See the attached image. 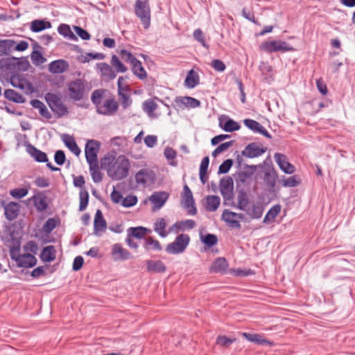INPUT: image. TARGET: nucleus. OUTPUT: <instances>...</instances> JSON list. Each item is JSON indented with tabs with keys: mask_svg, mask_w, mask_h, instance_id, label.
<instances>
[{
	"mask_svg": "<svg viewBox=\"0 0 355 355\" xmlns=\"http://www.w3.org/2000/svg\"><path fill=\"white\" fill-rule=\"evenodd\" d=\"M157 103L151 99L145 101L142 104L144 111L148 115L149 117L155 119L157 115L154 112L157 109Z\"/></svg>",
	"mask_w": 355,
	"mask_h": 355,
	"instance_id": "f704fd0d",
	"label": "nucleus"
},
{
	"mask_svg": "<svg viewBox=\"0 0 355 355\" xmlns=\"http://www.w3.org/2000/svg\"><path fill=\"white\" fill-rule=\"evenodd\" d=\"M251 218L259 219L261 217L263 207L259 202L254 203L245 211Z\"/></svg>",
	"mask_w": 355,
	"mask_h": 355,
	"instance_id": "c85d7f7f",
	"label": "nucleus"
},
{
	"mask_svg": "<svg viewBox=\"0 0 355 355\" xmlns=\"http://www.w3.org/2000/svg\"><path fill=\"white\" fill-rule=\"evenodd\" d=\"M181 205L187 210L189 215L194 216L197 214L193 193L187 184L183 187V191L181 195Z\"/></svg>",
	"mask_w": 355,
	"mask_h": 355,
	"instance_id": "423d86ee",
	"label": "nucleus"
},
{
	"mask_svg": "<svg viewBox=\"0 0 355 355\" xmlns=\"http://www.w3.org/2000/svg\"><path fill=\"white\" fill-rule=\"evenodd\" d=\"M241 335L243 338H245L248 341L253 343L254 344L259 345H262V346H264V345L272 346L273 345V342L266 339L261 334L243 332L241 334Z\"/></svg>",
	"mask_w": 355,
	"mask_h": 355,
	"instance_id": "aec40b11",
	"label": "nucleus"
},
{
	"mask_svg": "<svg viewBox=\"0 0 355 355\" xmlns=\"http://www.w3.org/2000/svg\"><path fill=\"white\" fill-rule=\"evenodd\" d=\"M62 141L64 145L73 153L75 155L78 156L80 154V149L78 146L75 139L70 135H61Z\"/></svg>",
	"mask_w": 355,
	"mask_h": 355,
	"instance_id": "bb28decb",
	"label": "nucleus"
},
{
	"mask_svg": "<svg viewBox=\"0 0 355 355\" xmlns=\"http://www.w3.org/2000/svg\"><path fill=\"white\" fill-rule=\"evenodd\" d=\"M9 253L11 259L15 261L19 268H33L37 264V261L34 255L29 253H20V244L19 243L10 247Z\"/></svg>",
	"mask_w": 355,
	"mask_h": 355,
	"instance_id": "7ed1b4c3",
	"label": "nucleus"
},
{
	"mask_svg": "<svg viewBox=\"0 0 355 355\" xmlns=\"http://www.w3.org/2000/svg\"><path fill=\"white\" fill-rule=\"evenodd\" d=\"M135 13L140 19L145 28H148L150 23V10L146 0H137L135 3Z\"/></svg>",
	"mask_w": 355,
	"mask_h": 355,
	"instance_id": "39448f33",
	"label": "nucleus"
},
{
	"mask_svg": "<svg viewBox=\"0 0 355 355\" xmlns=\"http://www.w3.org/2000/svg\"><path fill=\"white\" fill-rule=\"evenodd\" d=\"M137 202V198L134 195H129L123 198L121 205L124 207H131L135 205Z\"/></svg>",
	"mask_w": 355,
	"mask_h": 355,
	"instance_id": "052dcab7",
	"label": "nucleus"
},
{
	"mask_svg": "<svg viewBox=\"0 0 355 355\" xmlns=\"http://www.w3.org/2000/svg\"><path fill=\"white\" fill-rule=\"evenodd\" d=\"M146 266L147 270L150 272L163 273L166 270L164 263L160 260H148Z\"/></svg>",
	"mask_w": 355,
	"mask_h": 355,
	"instance_id": "cd10ccee",
	"label": "nucleus"
},
{
	"mask_svg": "<svg viewBox=\"0 0 355 355\" xmlns=\"http://www.w3.org/2000/svg\"><path fill=\"white\" fill-rule=\"evenodd\" d=\"M300 182L301 180L299 177L293 175L288 178L284 177L279 180V184L284 187H295L299 185Z\"/></svg>",
	"mask_w": 355,
	"mask_h": 355,
	"instance_id": "49530a36",
	"label": "nucleus"
},
{
	"mask_svg": "<svg viewBox=\"0 0 355 355\" xmlns=\"http://www.w3.org/2000/svg\"><path fill=\"white\" fill-rule=\"evenodd\" d=\"M58 31L60 35L65 37H68L69 39H73L76 37L74 34L71 31L69 26L67 24H62L58 26Z\"/></svg>",
	"mask_w": 355,
	"mask_h": 355,
	"instance_id": "4d7b16f0",
	"label": "nucleus"
},
{
	"mask_svg": "<svg viewBox=\"0 0 355 355\" xmlns=\"http://www.w3.org/2000/svg\"><path fill=\"white\" fill-rule=\"evenodd\" d=\"M262 49L267 52L275 51H293L294 48L289 45L287 42L280 40H275L265 42L261 46Z\"/></svg>",
	"mask_w": 355,
	"mask_h": 355,
	"instance_id": "9b49d317",
	"label": "nucleus"
},
{
	"mask_svg": "<svg viewBox=\"0 0 355 355\" xmlns=\"http://www.w3.org/2000/svg\"><path fill=\"white\" fill-rule=\"evenodd\" d=\"M40 259L44 262H51L55 259V250L54 246L49 245L43 248Z\"/></svg>",
	"mask_w": 355,
	"mask_h": 355,
	"instance_id": "72a5a7b5",
	"label": "nucleus"
},
{
	"mask_svg": "<svg viewBox=\"0 0 355 355\" xmlns=\"http://www.w3.org/2000/svg\"><path fill=\"white\" fill-rule=\"evenodd\" d=\"M11 84L15 87H17L22 90H25L26 94H28L31 90L32 87L30 83L25 81H17L15 79L11 80Z\"/></svg>",
	"mask_w": 355,
	"mask_h": 355,
	"instance_id": "bf43d9fd",
	"label": "nucleus"
},
{
	"mask_svg": "<svg viewBox=\"0 0 355 355\" xmlns=\"http://www.w3.org/2000/svg\"><path fill=\"white\" fill-rule=\"evenodd\" d=\"M45 98L51 109L58 116H62L68 113L67 107L64 105L60 96L55 94L47 93Z\"/></svg>",
	"mask_w": 355,
	"mask_h": 355,
	"instance_id": "0eeeda50",
	"label": "nucleus"
},
{
	"mask_svg": "<svg viewBox=\"0 0 355 355\" xmlns=\"http://www.w3.org/2000/svg\"><path fill=\"white\" fill-rule=\"evenodd\" d=\"M69 95L73 101L81 100L86 91L85 83L80 79L71 82L68 85Z\"/></svg>",
	"mask_w": 355,
	"mask_h": 355,
	"instance_id": "1a4fd4ad",
	"label": "nucleus"
},
{
	"mask_svg": "<svg viewBox=\"0 0 355 355\" xmlns=\"http://www.w3.org/2000/svg\"><path fill=\"white\" fill-rule=\"evenodd\" d=\"M243 123L246 127H248L251 131L257 133H268L267 130L263 128L259 123L257 121L246 119L243 120Z\"/></svg>",
	"mask_w": 355,
	"mask_h": 355,
	"instance_id": "e433bc0d",
	"label": "nucleus"
},
{
	"mask_svg": "<svg viewBox=\"0 0 355 355\" xmlns=\"http://www.w3.org/2000/svg\"><path fill=\"white\" fill-rule=\"evenodd\" d=\"M49 27H51L49 22L46 23L42 20L36 19L31 22V29L33 32H40Z\"/></svg>",
	"mask_w": 355,
	"mask_h": 355,
	"instance_id": "603ef678",
	"label": "nucleus"
},
{
	"mask_svg": "<svg viewBox=\"0 0 355 355\" xmlns=\"http://www.w3.org/2000/svg\"><path fill=\"white\" fill-rule=\"evenodd\" d=\"M91 101L95 105L96 112L100 114L112 116L119 109L118 103L114 97L103 89L94 90L92 94Z\"/></svg>",
	"mask_w": 355,
	"mask_h": 355,
	"instance_id": "f03ea898",
	"label": "nucleus"
},
{
	"mask_svg": "<svg viewBox=\"0 0 355 355\" xmlns=\"http://www.w3.org/2000/svg\"><path fill=\"white\" fill-rule=\"evenodd\" d=\"M119 54L122 60L126 62H129L130 64L137 60L136 58L129 51L123 49L119 52Z\"/></svg>",
	"mask_w": 355,
	"mask_h": 355,
	"instance_id": "680f3d73",
	"label": "nucleus"
},
{
	"mask_svg": "<svg viewBox=\"0 0 355 355\" xmlns=\"http://www.w3.org/2000/svg\"><path fill=\"white\" fill-rule=\"evenodd\" d=\"M196 222L191 219L180 220L174 223L169 228V232L178 233L179 231L190 230L195 227Z\"/></svg>",
	"mask_w": 355,
	"mask_h": 355,
	"instance_id": "4be33fe9",
	"label": "nucleus"
},
{
	"mask_svg": "<svg viewBox=\"0 0 355 355\" xmlns=\"http://www.w3.org/2000/svg\"><path fill=\"white\" fill-rule=\"evenodd\" d=\"M193 38L200 42L204 47L206 49L209 48V45L207 44L205 41V35L201 29L197 28L193 31Z\"/></svg>",
	"mask_w": 355,
	"mask_h": 355,
	"instance_id": "13d9d810",
	"label": "nucleus"
},
{
	"mask_svg": "<svg viewBox=\"0 0 355 355\" xmlns=\"http://www.w3.org/2000/svg\"><path fill=\"white\" fill-rule=\"evenodd\" d=\"M16 42L12 40H4L0 41V53L1 54H8L12 49Z\"/></svg>",
	"mask_w": 355,
	"mask_h": 355,
	"instance_id": "de8ad7c7",
	"label": "nucleus"
},
{
	"mask_svg": "<svg viewBox=\"0 0 355 355\" xmlns=\"http://www.w3.org/2000/svg\"><path fill=\"white\" fill-rule=\"evenodd\" d=\"M0 205L4 209V214L8 220H13L17 218L20 211V205L16 202H6L3 199H0Z\"/></svg>",
	"mask_w": 355,
	"mask_h": 355,
	"instance_id": "f8f14e48",
	"label": "nucleus"
},
{
	"mask_svg": "<svg viewBox=\"0 0 355 355\" xmlns=\"http://www.w3.org/2000/svg\"><path fill=\"white\" fill-rule=\"evenodd\" d=\"M10 195L15 199H21L26 196L28 193V189L26 187H18L10 189L9 191Z\"/></svg>",
	"mask_w": 355,
	"mask_h": 355,
	"instance_id": "3c124183",
	"label": "nucleus"
},
{
	"mask_svg": "<svg viewBox=\"0 0 355 355\" xmlns=\"http://www.w3.org/2000/svg\"><path fill=\"white\" fill-rule=\"evenodd\" d=\"M236 212L225 209L221 215V219L224 220L230 227L241 228L239 220L235 217Z\"/></svg>",
	"mask_w": 355,
	"mask_h": 355,
	"instance_id": "5701e85b",
	"label": "nucleus"
},
{
	"mask_svg": "<svg viewBox=\"0 0 355 355\" xmlns=\"http://www.w3.org/2000/svg\"><path fill=\"white\" fill-rule=\"evenodd\" d=\"M228 263L223 257L217 258L210 267V270L214 272L224 273L227 271Z\"/></svg>",
	"mask_w": 355,
	"mask_h": 355,
	"instance_id": "c756f323",
	"label": "nucleus"
},
{
	"mask_svg": "<svg viewBox=\"0 0 355 355\" xmlns=\"http://www.w3.org/2000/svg\"><path fill=\"white\" fill-rule=\"evenodd\" d=\"M132 71L133 73L139 79L142 80L146 78L147 73L142 67L141 63L137 59L132 63Z\"/></svg>",
	"mask_w": 355,
	"mask_h": 355,
	"instance_id": "79ce46f5",
	"label": "nucleus"
},
{
	"mask_svg": "<svg viewBox=\"0 0 355 355\" xmlns=\"http://www.w3.org/2000/svg\"><path fill=\"white\" fill-rule=\"evenodd\" d=\"M119 101L123 109H126L132 104V100L128 88L118 89Z\"/></svg>",
	"mask_w": 355,
	"mask_h": 355,
	"instance_id": "2f4dec72",
	"label": "nucleus"
},
{
	"mask_svg": "<svg viewBox=\"0 0 355 355\" xmlns=\"http://www.w3.org/2000/svg\"><path fill=\"white\" fill-rule=\"evenodd\" d=\"M266 150L259 148L256 144L252 143L248 144L243 151L242 154L245 157L254 158L263 154Z\"/></svg>",
	"mask_w": 355,
	"mask_h": 355,
	"instance_id": "a878e982",
	"label": "nucleus"
},
{
	"mask_svg": "<svg viewBox=\"0 0 355 355\" xmlns=\"http://www.w3.org/2000/svg\"><path fill=\"white\" fill-rule=\"evenodd\" d=\"M101 164L106 170L107 175L115 181L126 178L130 168L129 159L123 155L116 157L114 152L106 153L101 159Z\"/></svg>",
	"mask_w": 355,
	"mask_h": 355,
	"instance_id": "f257e3e1",
	"label": "nucleus"
},
{
	"mask_svg": "<svg viewBox=\"0 0 355 355\" xmlns=\"http://www.w3.org/2000/svg\"><path fill=\"white\" fill-rule=\"evenodd\" d=\"M54 160L58 165H63L66 160V157L64 151L62 150H57L54 155Z\"/></svg>",
	"mask_w": 355,
	"mask_h": 355,
	"instance_id": "338daca9",
	"label": "nucleus"
},
{
	"mask_svg": "<svg viewBox=\"0 0 355 355\" xmlns=\"http://www.w3.org/2000/svg\"><path fill=\"white\" fill-rule=\"evenodd\" d=\"M220 204V199L218 196H208L206 198L205 208L209 211H215Z\"/></svg>",
	"mask_w": 355,
	"mask_h": 355,
	"instance_id": "c9c22d12",
	"label": "nucleus"
},
{
	"mask_svg": "<svg viewBox=\"0 0 355 355\" xmlns=\"http://www.w3.org/2000/svg\"><path fill=\"white\" fill-rule=\"evenodd\" d=\"M107 227V223L103 218V214L100 209L96 212L94 221V234L101 236Z\"/></svg>",
	"mask_w": 355,
	"mask_h": 355,
	"instance_id": "a211bd4d",
	"label": "nucleus"
},
{
	"mask_svg": "<svg viewBox=\"0 0 355 355\" xmlns=\"http://www.w3.org/2000/svg\"><path fill=\"white\" fill-rule=\"evenodd\" d=\"M199 83V76L193 69L190 70L185 79V85L193 88Z\"/></svg>",
	"mask_w": 355,
	"mask_h": 355,
	"instance_id": "c03bdc74",
	"label": "nucleus"
},
{
	"mask_svg": "<svg viewBox=\"0 0 355 355\" xmlns=\"http://www.w3.org/2000/svg\"><path fill=\"white\" fill-rule=\"evenodd\" d=\"M89 172L92 176L93 181L95 183H98L102 181L103 175L101 172L99 171L98 167V162H92L88 163Z\"/></svg>",
	"mask_w": 355,
	"mask_h": 355,
	"instance_id": "58836bf2",
	"label": "nucleus"
},
{
	"mask_svg": "<svg viewBox=\"0 0 355 355\" xmlns=\"http://www.w3.org/2000/svg\"><path fill=\"white\" fill-rule=\"evenodd\" d=\"M273 157L279 168L284 173L293 174L295 173V167L288 162V159L286 155L276 153L274 154Z\"/></svg>",
	"mask_w": 355,
	"mask_h": 355,
	"instance_id": "ddd939ff",
	"label": "nucleus"
},
{
	"mask_svg": "<svg viewBox=\"0 0 355 355\" xmlns=\"http://www.w3.org/2000/svg\"><path fill=\"white\" fill-rule=\"evenodd\" d=\"M29 202H33L36 209L39 212L44 211L48 207L47 198L42 192H37L28 199Z\"/></svg>",
	"mask_w": 355,
	"mask_h": 355,
	"instance_id": "6ab92c4d",
	"label": "nucleus"
},
{
	"mask_svg": "<svg viewBox=\"0 0 355 355\" xmlns=\"http://www.w3.org/2000/svg\"><path fill=\"white\" fill-rule=\"evenodd\" d=\"M41 47L37 45H34V50L31 53V59L32 62L36 65H40L46 61V59L42 55V53L39 51V49Z\"/></svg>",
	"mask_w": 355,
	"mask_h": 355,
	"instance_id": "a19ab883",
	"label": "nucleus"
},
{
	"mask_svg": "<svg viewBox=\"0 0 355 355\" xmlns=\"http://www.w3.org/2000/svg\"><path fill=\"white\" fill-rule=\"evenodd\" d=\"M219 126L225 132H234L239 130L240 124L227 116H223L219 119Z\"/></svg>",
	"mask_w": 355,
	"mask_h": 355,
	"instance_id": "412c9836",
	"label": "nucleus"
},
{
	"mask_svg": "<svg viewBox=\"0 0 355 355\" xmlns=\"http://www.w3.org/2000/svg\"><path fill=\"white\" fill-rule=\"evenodd\" d=\"M26 151L37 162L44 163L48 162L46 154L31 144L26 146Z\"/></svg>",
	"mask_w": 355,
	"mask_h": 355,
	"instance_id": "393cba45",
	"label": "nucleus"
},
{
	"mask_svg": "<svg viewBox=\"0 0 355 355\" xmlns=\"http://www.w3.org/2000/svg\"><path fill=\"white\" fill-rule=\"evenodd\" d=\"M31 104L34 108L37 109L39 110L40 114L42 116L46 119L51 118L50 112H49L46 105L42 101L37 99H35L31 101Z\"/></svg>",
	"mask_w": 355,
	"mask_h": 355,
	"instance_id": "37998d69",
	"label": "nucleus"
},
{
	"mask_svg": "<svg viewBox=\"0 0 355 355\" xmlns=\"http://www.w3.org/2000/svg\"><path fill=\"white\" fill-rule=\"evenodd\" d=\"M190 242V237L188 234H179L173 242L170 243L166 248V251L168 254H178L183 253Z\"/></svg>",
	"mask_w": 355,
	"mask_h": 355,
	"instance_id": "20e7f679",
	"label": "nucleus"
},
{
	"mask_svg": "<svg viewBox=\"0 0 355 355\" xmlns=\"http://www.w3.org/2000/svg\"><path fill=\"white\" fill-rule=\"evenodd\" d=\"M200 240L208 247H212L218 242L217 236L215 234H207L200 236Z\"/></svg>",
	"mask_w": 355,
	"mask_h": 355,
	"instance_id": "5fc2aeb1",
	"label": "nucleus"
},
{
	"mask_svg": "<svg viewBox=\"0 0 355 355\" xmlns=\"http://www.w3.org/2000/svg\"><path fill=\"white\" fill-rule=\"evenodd\" d=\"M135 178L137 184L146 187L154 183L156 175L153 170L145 168L138 171Z\"/></svg>",
	"mask_w": 355,
	"mask_h": 355,
	"instance_id": "6e6552de",
	"label": "nucleus"
},
{
	"mask_svg": "<svg viewBox=\"0 0 355 355\" xmlns=\"http://www.w3.org/2000/svg\"><path fill=\"white\" fill-rule=\"evenodd\" d=\"M101 142L94 140H87L85 148V153L87 163L98 162V153L100 150Z\"/></svg>",
	"mask_w": 355,
	"mask_h": 355,
	"instance_id": "9d476101",
	"label": "nucleus"
},
{
	"mask_svg": "<svg viewBox=\"0 0 355 355\" xmlns=\"http://www.w3.org/2000/svg\"><path fill=\"white\" fill-rule=\"evenodd\" d=\"M277 176V173L274 169L268 170L264 172L263 180L269 188L272 189L276 184Z\"/></svg>",
	"mask_w": 355,
	"mask_h": 355,
	"instance_id": "ea45409f",
	"label": "nucleus"
},
{
	"mask_svg": "<svg viewBox=\"0 0 355 355\" xmlns=\"http://www.w3.org/2000/svg\"><path fill=\"white\" fill-rule=\"evenodd\" d=\"M146 248H150L155 250H161L162 246L157 240L148 237L146 241Z\"/></svg>",
	"mask_w": 355,
	"mask_h": 355,
	"instance_id": "e2e57ef3",
	"label": "nucleus"
},
{
	"mask_svg": "<svg viewBox=\"0 0 355 355\" xmlns=\"http://www.w3.org/2000/svg\"><path fill=\"white\" fill-rule=\"evenodd\" d=\"M80 197V204H79V210L83 211H84L88 205L89 200V193L85 189H81L79 193Z\"/></svg>",
	"mask_w": 355,
	"mask_h": 355,
	"instance_id": "864d4df0",
	"label": "nucleus"
},
{
	"mask_svg": "<svg viewBox=\"0 0 355 355\" xmlns=\"http://www.w3.org/2000/svg\"><path fill=\"white\" fill-rule=\"evenodd\" d=\"M148 230L144 227H130L127 230L128 236L137 239H142L147 234Z\"/></svg>",
	"mask_w": 355,
	"mask_h": 355,
	"instance_id": "a18cd8bd",
	"label": "nucleus"
},
{
	"mask_svg": "<svg viewBox=\"0 0 355 355\" xmlns=\"http://www.w3.org/2000/svg\"><path fill=\"white\" fill-rule=\"evenodd\" d=\"M111 64L117 72L124 73L128 70V68L119 60L116 55L112 56Z\"/></svg>",
	"mask_w": 355,
	"mask_h": 355,
	"instance_id": "6e6d98bb",
	"label": "nucleus"
},
{
	"mask_svg": "<svg viewBox=\"0 0 355 355\" xmlns=\"http://www.w3.org/2000/svg\"><path fill=\"white\" fill-rule=\"evenodd\" d=\"M111 254L114 261H123L132 258L131 253L119 243H115L112 245Z\"/></svg>",
	"mask_w": 355,
	"mask_h": 355,
	"instance_id": "dca6fc26",
	"label": "nucleus"
},
{
	"mask_svg": "<svg viewBox=\"0 0 355 355\" xmlns=\"http://www.w3.org/2000/svg\"><path fill=\"white\" fill-rule=\"evenodd\" d=\"M101 76L107 80H112L116 77V73L112 68L107 63L101 62L97 64Z\"/></svg>",
	"mask_w": 355,
	"mask_h": 355,
	"instance_id": "7c9ffc66",
	"label": "nucleus"
},
{
	"mask_svg": "<svg viewBox=\"0 0 355 355\" xmlns=\"http://www.w3.org/2000/svg\"><path fill=\"white\" fill-rule=\"evenodd\" d=\"M69 68L68 62L62 59L51 62L49 64V71L52 73H62Z\"/></svg>",
	"mask_w": 355,
	"mask_h": 355,
	"instance_id": "b1692460",
	"label": "nucleus"
},
{
	"mask_svg": "<svg viewBox=\"0 0 355 355\" xmlns=\"http://www.w3.org/2000/svg\"><path fill=\"white\" fill-rule=\"evenodd\" d=\"M211 66L217 71L223 72L225 70L226 66L224 62L218 59L212 60Z\"/></svg>",
	"mask_w": 355,
	"mask_h": 355,
	"instance_id": "774afa93",
	"label": "nucleus"
},
{
	"mask_svg": "<svg viewBox=\"0 0 355 355\" xmlns=\"http://www.w3.org/2000/svg\"><path fill=\"white\" fill-rule=\"evenodd\" d=\"M281 211L280 205H275L272 206L268 211L266 215L264 217L263 223H267L272 220H274L277 215L279 214Z\"/></svg>",
	"mask_w": 355,
	"mask_h": 355,
	"instance_id": "8fccbe9b",
	"label": "nucleus"
},
{
	"mask_svg": "<svg viewBox=\"0 0 355 355\" xmlns=\"http://www.w3.org/2000/svg\"><path fill=\"white\" fill-rule=\"evenodd\" d=\"M56 227V221L54 218H49L43 226V230L46 233L51 232Z\"/></svg>",
	"mask_w": 355,
	"mask_h": 355,
	"instance_id": "69168bd1",
	"label": "nucleus"
},
{
	"mask_svg": "<svg viewBox=\"0 0 355 355\" xmlns=\"http://www.w3.org/2000/svg\"><path fill=\"white\" fill-rule=\"evenodd\" d=\"M233 180L230 176L223 178L220 181L219 189L223 198L227 200L233 198Z\"/></svg>",
	"mask_w": 355,
	"mask_h": 355,
	"instance_id": "4468645a",
	"label": "nucleus"
},
{
	"mask_svg": "<svg viewBox=\"0 0 355 355\" xmlns=\"http://www.w3.org/2000/svg\"><path fill=\"white\" fill-rule=\"evenodd\" d=\"M233 162L232 159H228L225 160L218 168V173L220 174H224L227 173L230 169L231 168L232 166Z\"/></svg>",
	"mask_w": 355,
	"mask_h": 355,
	"instance_id": "0e129e2a",
	"label": "nucleus"
},
{
	"mask_svg": "<svg viewBox=\"0 0 355 355\" xmlns=\"http://www.w3.org/2000/svg\"><path fill=\"white\" fill-rule=\"evenodd\" d=\"M200 105V101L193 97L178 96L174 99V107L178 109L196 108Z\"/></svg>",
	"mask_w": 355,
	"mask_h": 355,
	"instance_id": "2eb2a0df",
	"label": "nucleus"
},
{
	"mask_svg": "<svg viewBox=\"0 0 355 355\" xmlns=\"http://www.w3.org/2000/svg\"><path fill=\"white\" fill-rule=\"evenodd\" d=\"M237 208L242 211H245L248 208L249 199L245 192L241 191L237 197Z\"/></svg>",
	"mask_w": 355,
	"mask_h": 355,
	"instance_id": "09e8293b",
	"label": "nucleus"
},
{
	"mask_svg": "<svg viewBox=\"0 0 355 355\" xmlns=\"http://www.w3.org/2000/svg\"><path fill=\"white\" fill-rule=\"evenodd\" d=\"M168 198V194L164 191H157L153 193L150 196L149 200L153 205V210L159 209Z\"/></svg>",
	"mask_w": 355,
	"mask_h": 355,
	"instance_id": "f3484780",
	"label": "nucleus"
},
{
	"mask_svg": "<svg viewBox=\"0 0 355 355\" xmlns=\"http://www.w3.org/2000/svg\"><path fill=\"white\" fill-rule=\"evenodd\" d=\"M166 223L164 218H159L157 219L154 224V230L156 232L159 236H160L162 238L166 237L169 233L171 232L166 231Z\"/></svg>",
	"mask_w": 355,
	"mask_h": 355,
	"instance_id": "473e14b6",
	"label": "nucleus"
},
{
	"mask_svg": "<svg viewBox=\"0 0 355 355\" xmlns=\"http://www.w3.org/2000/svg\"><path fill=\"white\" fill-rule=\"evenodd\" d=\"M4 96L8 100L15 103H22L25 102L24 96L12 89H6L4 92Z\"/></svg>",
	"mask_w": 355,
	"mask_h": 355,
	"instance_id": "4c0bfd02",
	"label": "nucleus"
}]
</instances>
